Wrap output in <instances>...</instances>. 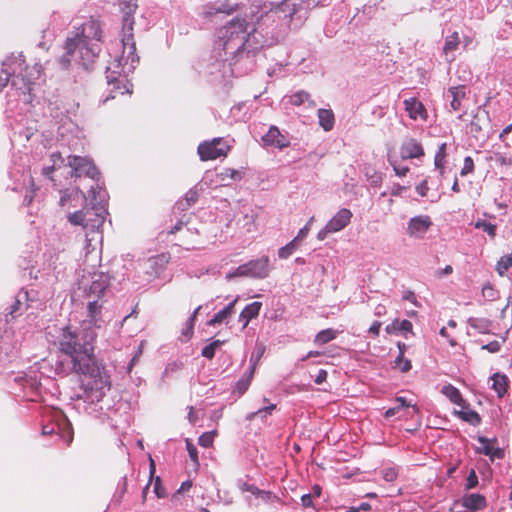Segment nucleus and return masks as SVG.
Here are the masks:
<instances>
[{
  "mask_svg": "<svg viewBox=\"0 0 512 512\" xmlns=\"http://www.w3.org/2000/svg\"><path fill=\"white\" fill-rule=\"evenodd\" d=\"M127 11L122 19L121 40L117 45L112 60L106 70L108 85L111 86L112 98L118 94H131L132 84L127 80V76L136 68L139 57L136 54V44L133 35L134 19L131 16L136 8L135 2L127 3Z\"/></svg>",
  "mask_w": 512,
  "mask_h": 512,
  "instance_id": "obj_1",
  "label": "nucleus"
},
{
  "mask_svg": "<svg viewBox=\"0 0 512 512\" xmlns=\"http://www.w3.org/2000/svg\"><path fill=\"white\" fill-rule=\"evenodd\" d=\"M95 331L82 328L81 333L73 331L70 326L61 328L58 336V347L62 354L66 355L72 364L73 371H86L92 364L94 357Z\"/></svg>",
  "mask_w": 512,
  "mask_h": 512,
  "instance_id": "obj_2",
  "label": "nucleus"
},
{
  "mask_svg": "<svg viewBox=\"0 0 512 512\" xmlns=\"http://www.w3.org/2000/svg\"><path fill=\"white\" fill-rule=\"evenodd\" d=\"M40 75V67L35 65L28 68L22 54L12 55L3 62V69L0 74V90H2L11 79V85L19 94L24 96V100H29L32 80Z\"/></svg>",
  "mask_w": 512,
  "mask_h": 512,
  "instance_id": "obj_3",
  "label": "nucleus"
},
{
  "mask_svg": "<svg viewBox=\"0 0 512 512\" xmlns=\"http://www.w3.org/2000/svg\"><path fill=\"white\" fill-rule=\"evenodd\" d=\"M101 31L95 22L85 23L78 28L74 36L67 38L65 42L66 56H72L76 51L79 52L80 62L84 67H88L94 62L99 52L97 43L100 41Z\"/></svg>",
  "mask_w": 512,
  "mask_h": 512,
  "instance_id": "obj_4",
  "label": "nucleus"
},
{
  "mask_svg": "<svg viewBox=\"0 0 512 512\" xmlns=\"http://www.w3.org/2000/svg\"><path fill=\"white\" fill-rule=\"evenodd\" d=\"M246 19L235 18L216 31L214 49L221 51H240L255 49L250 42V33L247 32Z\"/></svg>",
  "mask_w": 512,
  "mask_h": 512,
  "instance_id": "obj_5",
  "label": "nucleus"
},
{
  "mask_svg": "<svg viewBox=\"0 0 512 512\" xmlns=\"http://www.w3.org/2000/svg\"><path fill=\"white\" fill-rule=\"evenodd\" d=\"M75 372L83 376L81 380V387L83 389L81 398L86 402L94 403L101 401L111 388L109 374L95 359L86 371Z\"/></svg>",
  "mask_w": 512,
  "mask_h": 512,
  "instance_id": "obj_6",
  "label": "nucleus"
},
{
  "mask_svg": "<svg viewBox=\"0 0 512 512\" xmlns=\"http://www.w3.org/2000/svg\"><path fill=\"white\" fill-rule=\"evenodd\" d=\"M80 285L84 297L103 299L105 292L110 285V276L102 271L84 269Z\"/></svg>",
  "mask_w": 512,
  "mask_h": 512,
  "instance_id": "obj_7",
  "label": "nucleus"
},
{
  "mask_svg": "<svg viewBox=\"0 0 512 512\" xmlns=\"http://www.w3.org/2000/svg\"><path fill=\"white\" fill-rule=\"evenodd\" d=\"M105 213V209L102 206H93L92 208H84L70 213L68 221L72 225L95 229L103 224Z\"/></svg>",
  "mask_w": 512,
  "mask_h": 512,
  "instance_id": "obj_8",
  "label": "nucleus"
},
{
  "mask_svg": "<svg viewBox=\"0 0 512 512\" xmlns=\"http://www.w3.org/2000/svg\"><path fill=\"white\" fill-rule=\"evenodd\" d=\"M353 214L348 208L339 209L325 224V226L318 231L317 239L323 241L329 234L337 233L345 229L351 222Z\"/></svg>",
  "mask_w": 512,
  "mask_h": 512,
  "instance_id": "obj_9",
  "label": "nucleus"
},
{
  "mask_svg": "<svg viewBox=\"0 0 512 512\" xmlns=\"http://www.w3.org/2000/svg\"><path fill=\"white\" fill-rule=\"evenodd\" d=\"M229 150L230 146L220 137L214 138L211 141H205L198 146V154L202 161L225 157Z\"/></svg>",
  "mask_w": 512,
  "mask_h": 512,
  "instance_id": "obj_10",
  "label": "nucleus"
},
{
  "mask_svg": "<svg viewBox=\"0 0 512 512\" xmlns=\"http://www.w3.org/2000/svg\"><path fill=\"white\" fill-rule=\"evenodd\" d=\"M87 301V319L82 322V328L88 331H94L100 328L102 324V308L104 300L101 298L85 297Z\"/></svg>",
  "mask_w": 512,
  "mask_h": 512,
  "instance_id": "obj_11",
  "label": "nucleus"
},
{
  "mask_svg": "<svg viewBox=\"0 0 512 512\" xmlns=\"http://www.w3.org/2000/svg\"><path fill=\"white\" fill-rule=\"evenodd\" d=\"M433 225L432 219L428 215H417L409 219L406 227V234L409 238L415 240L424 239L426 233Z\"/></svg>",
  "mask_w": 512,
  "mask_h": 512,
  "instance_id": "obj_12",
  "label": "nucleus"
},
{
  "mask_svg": "<svg viewBox=\"0 0 512 512\" xmlns=\"http://www.w3.org/2000/svg\"><path fill=\"white\" fill-rule=\"evenodd\" d=\"M68 164L72 168V175L76 177L86 175L94 179L98 175L96 167L88 158L80 156H69Z\"/></svg>",
  "mask_w": 512,
  "mask_h": 512,
  "instance_id": "obj_13",
  "label": "nucleus"
},
{
  "mask_svg": "<svg viewBox=\"0 0 512 512\" xmlns=\"http://www.w3.org/2000/svg\"><path fill=\"white\" fill-rule=\"evenodd\" d=\"M477 441L480 444L476 448L477 453L488 456L491 461H494L495 459H502L504 457V450L496 446V438L489 439L484 436H478Z\"/></svg>",
  "mask_w": 512,
  "mask_h": 512,
  "instance_id": "obj_14",
  "label": "nucleus"
},
{
  "mask_svg": "<svg viewBox=\"0 0 512 512\" xmlns=\"http://www.w3.org/2000/svg\"><path fill=\"white\" fill-rule=\"evenodd\" d=\"M247 276L252 278H265L269 275V258L262 256L259 259L245 263Z\"/></svg>",
  "mask_w": 512,
  "mask_h": 512,
  "instance_id": "obj_15",
  "label": "nucleus"
},
{
  "mask_svg": "<svg viewBox=\"0 0 512 512\" xmlns=\"http://www.w3.org/2000/svg\"><path fill=\"white\" fill-rule=\"evenodd\" d=\"M404 108L410 119L417 121L421 120L425 122L428 118L427 110L424 104L415 97L405 99Z\"/></svg>",
  "mask_w": 512,
  "mask_h": 512,
  "instance_id": "obj_16",
  "label": "nucleus"
},
{
  "mask_svg": "<svg viewBox=\"0 0 512 512\" xmlns=\"http://www.w3.org/2000/svg\"><path fill=\"white\" fill-rule=\"evenodd\" d=\"M262 141L265 145L273 146L278 149L286 148L290 145L289 138L281 133V131L276 126H271L268 132L263 135Z\"/></svg>",
  "mask_w": 512,
  "mask_h": 512,
  "instance_id": "obj_17",
  "label": "nucleus"
},
{
  "mask_svg": "<svg viewBox=\"0 0 512 512\" xmlns=\"http://www.w3.org/2000/svg\"><path fill=\"white\" fill-rule=\"evenodd\" d=\"M400 155L402 159L419 158L424 155L422 145L416 139H406L400 148Z\"/></svg>",
  "mask_w": 512,
  "mask_h": 512,
  "instance_id": "obj_18",
  "label": "nucleus"
},
{
  "mask_svg": "<svg viewBox=\"0 0 512 512\" xmlns=\"http://www.w3.org/2000/svg\"><path fill=\"white\" fill-rule=\"evenodd\" d=\"M262 303L255 301L245 306L239 315V321L242 323V327L246 328L249 322L259 315Z\"/></svg>",
  "mask_w": 512,
  "mask_h": 512,
  "instance_id": "obj_19",
  "label": "nucleus"
},
{
  "mask_svg": "<svg viewBox=\"0 0 512 512\" xmlns=\"http://www.w3.org/2000/svg\"><path fill=\"white\" fill-rule=\"evenodd\" d=\"M235 11V6L230 4L228 1L215 2L207 5L204 10V15L210 17L218 13L231 14Z\"/></svg>",
  "mask_w": 512,
  "mask_h": 512,
  "instance_id": "obj_20",
  "label": "nucleus"
},
{
  "mask_svg": "<svg viewBox=\"0 0 512 512\" xmlns=\"http://www.w3.org/2000/svg\"><path fill=\"white\" fill-rule=\"evenodd\" d=\"M492 379V389L496 392L499 398L504 397V395L508 391L509 381L508 377L505 374L494 373L491 376Z\"/></svg>",
  "mask_w": 512,
  "mask_h": 512,
  "instance_id": "obj_21",
  "label": "nucleus"
},
{
  "mask_svg": "<svg viewBox=\"0 0 512 512\" xmlns=\"http://www.w3.org/2000/svg\"><path fill=\"white\" fill-rule=\"evenodd\" d=\"M463 506L470 510H479L486 506L485 497L478 493L465 495L462 499Z\"/></svg>",
  "mask_w": 512,
  "mask_h": 512,
  "instance_id": "obj_22",
  "label": "nucleus"
},
{
  "mask_svg": "<svg viewBox=\"0 0 512 512\" xmlns=\"http://www.w3.org/2000/svg\"><path fill=\"white\" fill-rule=\"evenodd\" d=\"M385 331L388 334H396L401 332L413 333V324L409 320L394 319L391 324L387 325Z\"/></svg>",
  "mask_w": 512,
  "mask_h": 512,
  "instance_id": "obj_23",
  "label": "nucleus"
},
{
  "mask_svg": "<svg viewBox=\"0 0 512 512\" xmlns=\"http://www.w3.org/2000/svg\"><path fill=\"white\" fill-rule=\"evenodd\" d=\"M319 125L324 131H330L334 127L335 117L330 109H319L317 112Z\"/></svg>",
  "mask_w": 512,
  "mask_h": 512,
  "instance_id": "obj_24",
  "label": "nucleus"
},
{
  "mask_svg": "<svg viewBox=\"0 0 512 512\" xmlns=\"http://www.w3.org/2000/svg\"><path fill=\"white\" fill-rule=\"evenodd\" d=\"M449 93L452 97L450 106L454 111L461 108L462 100L466 96V87L464 85L454 86L449 89Z\"/></svg>",
  "mask_w": 512,
  "mask_h": 512,
  "instance_id": "obj_25",
  "label": "nucleus"
},
{
  "mask_svg": "<svg viewBox=\"0 0 512 512\" xmlns=\"http://www.w3.org/2000/svg\"><path fill=\"white\" fill-rule=\"evenodd\" d=\"M441 391L452 403L458 406H463L465 404V400L462 398L459 389L455 386L447 384L443 386Z\"/></svg>",
  "mask_w": 512,
  "mask_h": 512,
  "instance_id": "obj_26",
  "label": "nucleus"
},
{
  "mask_svg": "<svg viewBox=\"0 0 512 512\" xmlns=\"http://www.w3.org/2000/svg\"><path fill=\"white\" fill-rule=\"evenodd\" d=\"M461 409L457 411V415L464 421L472 424V425H478L481 422V418L479 414L467 407L465 404L463 406H459Z\"/></svg>",
  "mask_w": 512,
  "mask_h": 512,
  "instance_id": "obj_27",
  "label": "nucleus"
},
{
  "mask_svg": "<svg viewBox=\"0 0 512 512\" xmlns=\"http://www.w3.org/2000/svg\"><path fill=\"white\" fill-rule=\"evenodd\" d=\"M460 44V37L458 32H453L452 34L446 36L443 46V52L445 55H450L454 51L457 50Z\"/></svg>",
  "mask_w": 512,
  "mask_h": 512,
  "instance_id": "obj_28",
  "label": "nucleus"
},
{
  "mask_svg": "<svg viewBox=\"0 0 512 512\" xmlns=\"http://www.w3.org/2000/svg\"><path fill=\"white\" fill-rule=\"evenodd\" d=\"M238 301V297H236L232 302H230L226 307L217 312L213 318L209 321L210 325H215L223 322L232 312L236 302Z\"/></svg>",
  "mask_w": 512,
  "mask_h": 512,
  "instance_id": "obj_29",
  "label": "nucleus"
},
{
  "mask_svg": "<svg viewBox=\"0 0 512 512\" xmlns=\"http://www.w3.org/2000/svg\"><path fill=\"white\" fill-rule=\"evenodd\" d=\"M337 331L331 328L321 330L314 338V343L322 345L334 340L337 337Z\"/></svg>",
  "mask_w": 512,
  "mask_h": 512,
  "instance_id": "obj_30",
  "label": "nucleus"
},
{
  "mask_svg": "<svg viewBox=\"0 0 512 512\" xmlns=\"http://www.w3.org/2000/svg\"><path fill=\"white\" fill-rule=\"evenodd\" d=\"M306 102H308L309 106H311V107L315 106V102L310 100L309 93H307L303 90L298 91L290 96V103L294 106H300Z\"/></svg>",
  "mask_w": 512,
  "mask_h": 512,
  "instance_id": "obj_31",
  "label": "nucleus"
},
{
  "mask_svg": "<svg viewBox=\"0 0 512 512\" xmlns=\"http://www.w3.org/2000/svg\"><path fill=\"white\" fill-rule=\"evenodd\" d=\"M512 267V252L502 256L496 263V271L500 276H504L509 268Z\"/></svg>",
  "mask_w": 512,
  "mask_h": 512,
  "instance_id": "obj_32",
  "label": "nucleus"
},
{
  "mask_svg": "<svg viewBox=\"0 0 512 512\" xmlns=\"http://www.w3.org/2000/svg\"><path fill=\"white\" fill-rule=\"evenodd\" d=\"M468 323L480 333H487L490 326V322L484 318H470Z\"/></svg>",
  "mask_w": 512,
  "mask_h": 512,
  "instance_id": "obj_33",
  "label": "nucleus"
},
{
  "mask_svg": "<svg viewBox=\"0 0 512 512\" xmlns=\"http://www.w3.org/2000/svg\"><path fill=\"white\" fill-rule=\"evenodd\" d=\"M474 227L477 229H482L484 232H486L491 238H494L496 235L497 227L495 224H492L490 222H486L485 220H477L474 224Z\"/></svg>",
  "mask_w": 512,
  "mask_h": 512,
  "instance_id": "obj_34",
  "label": "nucleus"
},
{
  "mask_svg": "<svg viewBox=\"0 0 512 512\" xmlns=\"http://www.w3.org/2000/svg\"><path fill=\"white\" fill-rule=\"evenodd\" d=\"M446 157V143H442L435 155L434 163L437 168L440 169V173H443L444 161Z\"/></svg>",
  "mask_w": 512,
  "mask_h": 512,
  "instance_id": "obj_35",
  "label": "nucleus"
},
{
  "mask_svg": "<svg viewBox=\"0 0 512 512\" xmlns=\"http://www.w3.org/2000/svg\"><path fill=\"white\" fill-rule=\"evenodd\" d=\"M242 176L243 175L241 171L232 168H226L219 174V177L222 181L226 180L227 178L239 181L242 179Z\"/></svg>",
  "mask_w": 512,
  "mask_h": 512,
  "instance_id": "obj_36",
  "label": "nucleus"
},
{
  "mask_svg": "<svg viewBox=\"0 0 512 512\" xmlns=\"http://www.w3.org/2000/svg\"><path fill=\"white\" fill-rule=\"evenodd\" d=\"M296 242L297 240H295V238L293 240H291L288 244H286L285 246L281 247L279 250H278V256L279 258H282V259H286L288 258L290 255L293 254V252L295 251L296 249Z\"/></svg>",
  "mask_w": 512,
  "mask_h": 512,
  "instance_id": "obj_37",
  "label": "nucleus"
},
{
  "mask_svg": "<svg viewBox=\"0 0 512 512\" xmlns=\"http://www.w3.org/2000/svg\"><path fill=\"white\" fill-rule=\"evenodd\" d=\"M275 408H276L275 404H270L269 406L260 408L259 410L248 414L246 419L252 420L256 416H261L262 418H265L267 415H271L273 410H275Z\"/></svg>",
  "mask_w": 512,
  "mask_h": 512,
  "instance_id": "obj_38",
  "label": "nucleus"
},
{
  "mask_svg": "<svg viewBox=\"0 0 512 512\" xmlns=\"http://www.w3.org/2000/svg\"><path fill=\"white\" fill-rule=\"evenodd\" d=\"M222 344V341L215 340L211 342L210 344L206 345L202 349V356L208 359H212L215 355L216 349Z\"/></svg>",
  "mask_w": 512,
  "mask_h": 512,
  "instance_id": "obj_39",
  "label": "nucleus"
},
{
  "mask_svg": "<svg viewBox=\"0 0 512 512\" xmlns=\"http://www.w3.org/2000/svg\"><path fill=\"white\" fill-rule=\"evenodd\" d=\"M71 198L74 200L75 199L86 200L84 193L77 188V189L73 190L69 195L67 193H64L60 198V204L62 206H64L66 204V202Z\"/></svg>",
  "mask_w": 512,
  "mask_h": 512,
  "instance_id": "obj_40",
  "label": "nucleus"
},
{
  "mask_svg": "<svg viewBox=\"0 0 512 512\" xmlns=\"http://www.w3.org/2000/svg\"><path fill=\"white\" fill-rule=\"evenodd\" d=\"M214 432H205L199 436L198 443L200 446L208 448L212 446L214 441Z\"/></svg>",
  "mask_w": 512,
  "mask_h": 512,
  "instance_id": "obj_41",
  "label": "nucleus"
},
{
  "mask_svg": "<svg viewBox=\"0 0 512 512\" xmlns=\"http://www.w3.org/2000/svg\"><path fill=\"white\" fill-rule=\"evenodd\" d=\"M474 171V161L472 157L466 156L463 161V167L460 171L461 176H466L468 174L473 173Z\"/></svg>",
  "mask_w": 512,
  "mask_h": 512,
  "instance_id": "obj_42",
  "label": "nucleus"
},
{
  "mask_svg": "<svg viewBox=\"0 0 512 512\" xmlns=\"http://www.w3.org/2000/svg\"><path fill=\"white\" fill-rule=\"evenodd\" d=\"M236 277H248L245 264L238 266L235 270L226 274L225 278L231 280Z\"/></svg>",
  "mask_w": 512,
  "mask_h": 512,
  "instance_id": "obj_43",
  "label": "nucleus"
},
{
  "mask_svg": "<svg viewBox=\"0 0 512 512\" xmlns=\"http://www.w3.org/2000/svg\"><path fill=\"white\" fill-rule=\"evenodd\" d=\"M314 219H315V218H314V216H311V217L309 218V220L307 221V223L305 224V226H304V227H302V228L299 230L298 234H297V235H296V237H295V240L300 241V240L304 239V238L308 235V233H309V231H310V229H311V225H312V223H313Z\"/></svg>",
  "mask_w": 512,
  "mask_h": 512,
  "instance_id": "obj_44",
  "label": "nucleus"
},
{
  "mask_svg": "<svg viewBox=\"0 0 512 512\" xmlns=\"http://www.w3.org/2000/svg\"><path fill=\"white\" fill-rule=\"evenodd\" d=\"M395 366L401 371V372H408L411 369V361L409 359H405L404 356H402V359L399 360V356L395 359Z\"/></svg>",
  "mask_w": 512,
  "mask_h": 512,
  "instance_id": "obj_45",
  "label": "nucleus"
},
{
  "mask_svg": "<svg viewBox=\"0 0 512 512\" xmlns=\"http://www.w3.org/2000/svg\"><path fill=\"white\" fill-rule=\"evenodd\" d=\"M254 369H255V367L252 366L250 368L248 377L246 379H241V380L238 381L237 388H238L239 391L244 392V391L247 390V388H248V386L250 384L251 378H252V376L254 374Z\"/></svg>",
  "mask_w": 512,
  "mask_h": 512,
  "instance_id": "obj_46",
  "label": "nucleus"
},
{
  "mask_svg": "<svg viewBox=\"0 0 512 512\" xmlns=\"http://www.w3.org/2000/svg\"><path fill=\"white\" fill-rule=\"evenodd\" d=\"M186 448H187V451H188L190 459L196 465H198L199 464V459H198L197 448L188 439L186 440Z\"/></svg>",
  "mask_w": 512,
  "mask_h": 512,
  "instance_id": "obj_47",
  "label": "nucleus"
},
{
  "mask_svg": "<svg viewBox=\"0 0 512 512\" xmlns=\"http://www.w3.org/2000/svg\"><path fill=\"white\" fill-rule=\"evenodd\" d=\"M402 299L410 302L415 307H420V303L417 300L415 293L411 290H406L403 292Z\"/></svg>",
  "mask_w": 512,
  "mask_h": 512,
  "instance_id": "obj_48",
  "label": "nucleus"
},
{
  "mask_svg": "<svg viewBox=\"0 0 512 512\" xmlns=\"http://www.w3.org/2000/svg\"><path fill=\"white\" fill-rule=\"evenodd\" d=\"M482 295L489 300H494L496 298V291L490 283H487L482 288Z\"/></svg>",
  "mask_w": 512,
  "mask_h": 512,
  "instance_id": "obj_49",
  "label": "nucleus"
},
{
  "mask_svg": "<svg viewBox=\"0 0 512 512\" xmlns=\"http://www.w3.org/2000/svg\"><path fill=\"white\" fill-rule=\"evenodd\" d=\"M383 478L388 482H393L397 478V471L394 468H385L382 471Z\"/></svg>",
  "mask_w": 512,
  "mask_h": 512,
  "instance_id": "obj_50",
  "label": "nucleus"
},
{
  "mask_svg": "<svg viewBox=\"0 0 512 512\" xmlns=\"http://www.w3.org/2000/svg\"><path fill=\"white\" fill-rule=\"evenodd\" d=\"M478 484V477L476 475V472L474 470H471L468 477H467V483L466 487L468 489L474 488Z\"/></svg>",
  "mask_w": 512,
  "mask_h": 512,
  "instance_id": "obj_51",
  "label": "nucleus"
},
{
  "mask_svg": "<svg viewBox=\"0 0 512 512\" xmlns=\"http://www.w3.org/2000/svg\"><path fill=\"white\" fill-rule=\"evenodd\" d=\"M154 492L158 498H163L166 495L164 488H162V486H161L159 477L156 478L155 485H154Z\"/></svg>",
  "mask_w": 512,
  "mask_h": 512,
  "instance_id": "obj_52",
  "label": "nucleus"
},
{
  "mask_svg": "<svg viewBox=\"0 0 512 512\" xmlns=\"http://www.w3.org/2000/svg\"><path fill=\"white\" fill-rule=\"evenodd\" d=\"M27 178H28V184L31 187V190L25 195V200L27 201L28 204H30L33 200L35 189L33 188L34 183H33L32 177L27 176Z\"/></svg>",
  "mask_w": 512,
  "mask_h": 512,
  "instance_id": "obj_53",
  "label": "nucleus"
},
{
  "mask_svg": "<svg viewBox=\"0 0 512 512\" xmlns=\"http://www.w3.org/2000/svg\"><path fill=\"white\" fill-rule=\"evenodd\" d=\"M429 188H428V183H427V180H423L419 185H417L416 187V191L418 192V194L422 197L426 196L427 195V192H428Z\"/></svg>",
  "mask_w": 512,
  "mask_h": 512,
  "instance_id": "obj_54",
  "label": "nucleus"
},
{
  "mask_svg": "<svg viewBox=\"0 0 512 512\" xmlns=\"http://www.w3.org/2000/svg\"><path fill=\"white\" fill-rule=\"evenodd\" d=\"M483 349H487L489 352L495 353L500 349V344L497 341H492L483 346Z\"/></svg>",
  "mask_w": 512,
  "mask_h": 512,
  "instance_id": "obj_55",
  "label": "nucleus"
},
{
  "mask_svg": "<svg viewBox=\"0 0 512 512\" xmlns=\"http://www.w3.org/2000/svg\"><path fill=\"white\" fill-rule=\"evenodd\" d=\"M393 169H394L395 174L400 177L405 176L409 171V168L407 166L393 165Z\"/></svg>",
  "mask_w": 512,
  "mask_h": 512,
  "instance_id": "obj_56",
  "label": "nucleus"
},
{
  "mask_svg": "<svg viewBox=\"0 0 512 512\" xmlns=\"http://www.w3.org/2000/svg\"><path fill=\"white\" fill-rule=\"evenodd\" d=\"M313 498L314 497L311 493L302 495V497H301L302 505L304 507H311Z\"/></svg>",
  "mask_w": 512,
  "mask_h": 512,
  "instance_id": "obj_57",
  "label": "nucleus"
},
{
  "mask_svg": "<svg viewBox=\"0 0 512 512\" xmlns=\"http://www.w3.org/2000/svg\"><path fill=\"white\" fill-rule=\"evenodd\" d=\"M381 328V322L374 321L372 325L369 327V332L372 333L374 336H378L380 333Z\"/></svg>",
  "mask_w": 512,
  "mask_h": 512,
  "instance_id": "obj_58",
  "label": "nucleus"
},
{
  "mask_svg": "<svg viewBox=\"0 0 512 512\" xmlns=\"http://www.w3.org/2000/svg\"><path fill=\"white\" fill-rule=\"evenodd\" d=\"M327 379V371L324 369H321L318 371V374L315 377V383L321 384Z\"/></svg>",
  "mask_w": 512,
  "mask_h": 512,
  "instance_id": "obj_59",
  "label": "nucleus"
},
{
  "mask_svg": "<svg viewBox=\"0 0 512 512\" xmlns=\"http://www.w3.org/2000/svg\"><path fill=\"white\" fill-rule=\"evenodd\" d=\"M453 272V268L451 265H446L443 269L438 270L436 272L437 277H443L445 275H450Z\"/></svg>",
  "mask_w": 512,
  "mask_h": 512,
  "instance_id": "obj_60",
  "label": "nucleus"
},
{
  "mask_svg": "<svg viewBox=\"0 0 512 512\" xmlns=\"http://www.w3.org/2000/svg\"><path fill=\"white\" fill-rule=\"evenodd\" d=\"M281 7H286L289 9V17L291 18L293 14L296 13L297 9H296V5L295 4H290L288 1H284L281 3Z\"/></svg>",
  "mask_w": 512,
  "mask_h": 512,
  "instance_id": "obj_61",
  "label": "nucleus"
},
{
  "mask_svg": "<svg viewBox=\"0 0 512 512\" xmlns=\"http://www.w3.org/2000/svg\"><path fill=\"white\" fill-rule=\"evenodd\" d=\"M403 190H405V187H403L399 184H395L392 186L390 194L393 196H398L402 193Z\"/></svg>",
  "mask_w": 512,
  "mask_h": 512,
  "instance_id": "obj_62",
  "label": "nucleus"
},
{
  "mask_svg": "<svg viewBox=\"0 0 512 512\" xmlns=\"http://www.w3.org/2000/svg\"><path fill=\"white\" fill-rule=\"evenodd\" d=\"M201 309V306H198L194 311L193 313L191 314V316L189 317V330L192 331V328H193V324H194V321L197 317V314L199 312V310Z\"/></svg>",
  "mask_w": 512,
  "mask_h": 512,
  "instance_id": "obj_63",
  "label": "nucleus"
},
{
  "mask_svg": "<svg viewBox=\"0 0 512 512\" xmlns=\"http://www.w3.org/2000/svg\"><path fill=\"white\" fill-rule=\"evenodd\" d=\"M188 420L191 424H195L197 422V416L192 406L189 407Z\"/></svg>",
  "mask_w": 512,
  "mask_h": 512,
  "instance_id": "obj_64",
  "label": "nucleus"
}]
</instances>
